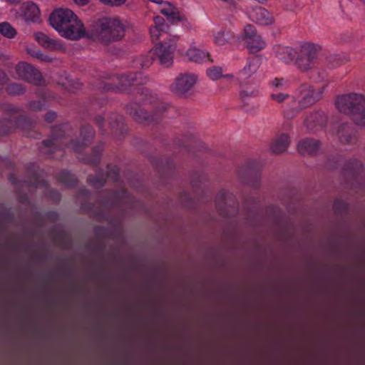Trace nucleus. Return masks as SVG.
Masks as SVG:
<instances>
[{
  "label": "nucleus",
  "mask_w": 365,
  "mask_h": 365,
  "mask_svg": "<svg viewBox=\"0 0 365 365\" xmlns=\"http://www.w3.org/2000/svg\"><path fill=\"white\" fill-rule=\"evenodd\" d=\"M71 133V127L68 123L55 126L52 129L51 138L42 142L40 151L46 155H51L56 151H59V155L62 157L64 153L63 148H67L78 153L91 143L95 136V131L90 125L81 127L79 140H71L70 139Z\"/></svg>",
  "instance_id": "nucleus-1"
},
{
  "label": "nucleus",
  "mask_w": 365,
  "mask_h": 365,
  "mask_svg": "<svg viewBox=\"0 0 365 365\" xmlns=\"http://www.w3.org/2000/svg\"><path fill=\"white\" fill-rule=\"evenodd\" d=\"M50 24L58 34L67 39L76 41L86 36L83 24L68 9H58L53 11L49 18Z\"/></svg>",
  "instance_id": "nucleus-2"
},
{
  "label": "nucleus",
  "mask_w": 365,
  "mask_h": 365,
  "mask_svg": "<svg viewBox=\"0 0 365 365\" xmlns=\"http://www.w3.org/2000/svg\"><path fill=\"white\" fill-rule=\"evenodd\" d=\"M125 26L118 18L105 17L98 19L88 34V37L103 46L121 41Z\"/></svg>",
  "instance_id": "nucleus-3"
},
{
  "label": "nucleus",
  "mask_w": 365,
  "mask_h": 365,
  "mask_svg": "<svg viewBox=\"0 0 365 365\" xmlns=\"http://www.w3.org/2000/svg\"><path fill=\"white\" fill-rule=\"evenodd\" d=\"M337 110L349 115L359 125H365V96L360 93H349L336 97Z\"/></svg>",
  "instance_id": "nucleus-4"
},
{
  "label": "nucleus",
  "mask_w": 365,
  "mask_h": 365,
  "mask_svg": "<svg viewBox=\"0 0 365 365\" xmlns=\"http://www.w3.org/2000/svg\"><path fill=\"white\" fill-rule=\"evenodd\" d=\"M324 86L315 88L309 84H303L299 88V99L296 106L284 110V118L290 120L294 118L299 112L315 104L322 98Z\"/></svg>",
  "instance_id": "nucleus-5"
},
{
  "label": "nucleus",
  "mask_w": 365,
  "mask_h": 365,
  "mask_svg": "<svg viewBox=\"0 0 365 365\" xmlns=\"http://www.w3.org/2000/svg\"><path fill=\"white\" fill-rule=\"evenodd\" d=\"M146 78L142 73H128L106 78L97 86L104 91H123L128 87L143 84Z\"/></svg>",
  "instance_id": "nucleus-6"
},
{
  "label": "nucleus",
  "mask_w": 365,
  "mask_h": 365,
  "mask_svg": "<svg viewBox=\"0 0 365 365\" xmlns=\"http://www.w3.org/2000/svg\"><path fill=\"white\" fill-rule=\"evenodd\" d=\"M6 110L11 113V115L9 118H6L0 120V135L13 133L16 128H19L24 131L27 136L36 137L37 134L31 130L36 124L35 121L20 115L19 110L11 106H8Z\"/></svg>",
  "instance_id": "nucleus-7"
},
{
  "label": "nucleus",
  "mask_w": 365,
  "mask_h": 365,
  "mask_svg": "<svg viewBox=\"0 0 365 365\" xmlns=\"http://www.w3.org/2000/svg\"><path fill=\"white\" fill-rule=\"evenodd\" d=\"M320 46L309 41L301 42L296 47L294 65L303 73L311 71L316 63Z\"/></svg>",
  "instance_id": "nucleus-8"
},
{
  "label": "nucleus",
  "mask_w": 365,
  "mask_h": 365,
  "mask_svg": "<svg viewBox=\"0 0 365 365\" xmlns=\"http://www.w3.org/2000/svg\"><path fill=\"white\" fill-rule=\"evenodd\" d=\"M178 40V36H171L167 39H163V37L161 39H155V41H159V43H156L151 51L159 60L161 65L169 67L173 64Z\"/></svg>",
  "instance_id": "nucleus-9"
},
{
  "label": "nucleus",
  "mask_w": 365,
  "mask_h": 365,
  "mask_svg": "<svg viewBox=\"0 0 365 365\" xmlns=\"http://www.w3.org/2000/svg\"><path fill=\"white\" fill-rule=\"evenodd\" d=\"M215 202L218 212L222 217H230L237 212L238 203L235 196L227 190H220Z\"/></svg>",
  "instance_id": "nucleus-10"
},
{
  "label": "nucleus",
  "mask_w": 365,
  "mask_h": 365,
  "mask_svg": "<svg viewBox=\"0 0 365 365\" xmlns=\"http://www.w3.org/2000/svg\"><path fill=\"white\" fill-rule=\"evenodd\" d=\"M125 108L127 113L135 121L140 123L148 124L156 122L158 120L160 115L164 113L166 110V108L164 106H162L160 107H158L155 110L153 115H148L147 112L136 103L128 104Z\"/></svg>",
  "instance_id": "nucleus-11"
},
{
  "label": "nucleus",
  "mask_w": 365,
  "mask_h": 365,
  "mask_svg": "<svg viewBox=\"0 0 365 365\" xmlns=\"http://www.w3.org/2000/svg\"><path fill=\"white\" fill-rule=\"evenodd\" d=\"M16 72L20 78L30 83L38 85L42 81L41 72L26 62L19 63L16 66Z\"/></svg>",
  "instance_id": "nucleus-12"
},
{
  "label": "nucleus",
  "mask_w": 365,
  "mask_h": 365,
  "mask_svg": "<svg viewBox=\"0 0 365 365\" xmlns=\"http://www.w3.org/2000/svg\"><path fill=\"white\" fill-rule=\"evenodd\" d=\"M196 81L197 76L195 74H180L170 86V90L177 95H184L194 86Z\"/></svg>",
  "instance_id": "nucleus-13"
},
{
  "label": "nucleus",
  "mask_w": 365,
  "mask_h": 365,
  "mask_svg": "<svg viewBox=\"0 0 365 365\" xmlns=\"http://www.w3.org/2000/svg\"><path fill=\"white\" fill-rule=\"evenodd\" d=\"M303 124L307 132H315L326 126L327 117L321 110H313L306 114Z\"/></svg>",
  "instance_id": "nucleus-14"
},
{
  "label": "nucleus",
  "mask_w": 365,
  "mask_h": 365,
  "mask_svg": "<svg viewBox=\"0 0 365 365\" xmlns=\"http://www.w3.org/2000/svg\"><path fill=\"white\" fill-rule=\"evenodd\" d=\"M262 64V59L258 56L247 59L246 65L238 72V79L241 82H246L250 79L258 71Z\"/></svg>",
  "instance_id": "nucleus-15"
},
{
  "label": "nucleus",
  "mask_w": 365,
  "mask_h": 365,
  "mask_svg": "<svg viewBox=\"0 0 365 365\" xmlns=\"http://www.w3.org/2000/svg\"><path fill=\"white\" fill-rule=\"evenodd\" d=\"M154 24L155 26L151 27L150 29V34L153 41H155V39H161L163 37V39H167L168 37L172 36L169 34L170 26L165 23V21L163 17L160 16L155 17Z\"/></svg>",
  "instance_id": "nucleus-16"
},
{
  "label": "nucleus",
  "mask_w": 365,
  "mask_h": 365,
  "mask_svg": "<svg viewBox=\"0 0 365 365\" xmlns=\"http://www.w3.org/2000/svg\"><path fill=\"white\" fill-rule=\"evenodd\" d=\"M336 136L342 144H354L357 140L356 130L349 124H341L336 130Z\"/></svg>",
  "instance_id": "nucleus-17"
},
{
  "label": "nucleus",
  "mask_w": 365,
  "mask_h": 365,
  "mask_svg": "<svg viewBox=\"0 0 365 365\" xmlns=\"http://www.w3.org/2000/svg\"><path fill=\"white\" fill-rule=\"evenodd\" d=\"M249 17L251 21L262 26H269L274 23L272 15L261 6L254 8L250 12Z\"/></svg>",
  "instance_id": "nucleus-18"
},
{
  "label": "nucleus",
  "mask_w": 365,
  "mask_h": 365,
  "mask_svg": "<svg viewBox=\"0 0 365 365\" xmlns=\"http://www.w3.org/2000/svg\"><path fill=\"white\" fill-rule=\"evenodd\" d=\"M320 142L314 138H307L297 144V150L302 155H312L317 153L320 148Z\"/></svg>",
  "instance_id": "nucleus-19"
},
{
  "label": "nucleus",
  "mask_w": 365,
  "mask_h": 365,
  "mask_svg": "<svg viewBox=\"0 0 365 365\" xmlns=\"http://www.w3.org/2000/svg\"><path fill=\"white\" fill-rule=\"evenodd\" d=\"M21 11L24 19L27 21H36L40 16V10L37 5L33 2L23 4Z\"/></svg>",
  "instance_id": "nucleus-20"
},
{
  "label": "nucleus",
  "mask_w": 365,
  "mask_h": 365,
  "mask_svg": "<svg viewBox=\"0 0 365 365\" xmlns=\"http://www.w3.org/2000/svg\"><path fill=\"white\" fill-rule=\"evenodd\" d=\"M289 144V136L287 134L282 133L273 140L271 144L270 149L274 153L281 154L287 149Z\"/></svg>",
  "instance_id": "nucleus-21"
},
{
  "label": "nucleus",
  "mask_w": 365,
  "mask_h": 365,
  "mask_svg": "<svg viewBox=\"0 0 365 365\" xmlns=\"http://www.w3.org/2000/svg\"><path fill=\"white\" fill-rule=\"evenodd\" d=\"M187 56L188 59L191 61H194L195 63H202V62H212V59L210 58V54L207 52H205L200 48H190L187 51Z\"/></svg>",
  "instance_id": "nucleus-22"
},
{
  "label": "nucleus",
  "mask_w": 365,
  "mask_h": 365,
  "mask_svg": "<svg viewBox=\"0 0 365 365\" xmlns=\"http://www.w3.org/2000/svg\"><path fill=\"white\" fill-rule=\"evenodd\" d=\"M35 39L43 47L49 49L55 50L61 47L60 43L55 39L48 36L42 32H37L34 34Z\"/></svg>",
  "instance_id": "nucleus-23"
},
{
  "label": "nucleus",
  "mask_w": 365,
  "mask_h": 365,
  "mask_svg": "<svg viewBox=\"0 0 365 365\" xmlns=\"http://www.w3.org/2000/svg\"><path fill=\"white\" fill-rule=\"evenodd\" d=\"M235 34L229 30L221 29L213 34L215 43L225 46L235 40Z\"/></svg>",
  "instance_id": "nucleus-24"
},
{
  "label": "nucleus",
  "mask_w": 365,
  "mask_h": 365,
  "mask_svg": "<svg viewBox=\"0 0 365 365\" xmlns=\"http://www.w3.org/2000/svg\"><path fill=\"white\" fill-rule=\"evenodd\" d=\"M296 48L280 47L277 49L276 55L279 59L286 63H294L296 57Z\"/></svg>",
  "instance_id": "nucleus-25"
},
{
  "label": "nucleus",
  "mask_w": 365,
  "mask_h": 365,
  "mask_svg": "<svg viewBox=\"0 0 365 365\" xmlns=\"http://www.w3.org/2000/svg\"><path fill=\"white\" fill-rule=\"evenodd\" d=\"M103 150V144L100 143L92 149L91 156H86L82 158L78 156V158L79 160L83 161L85 163L91 165H96L98 164L101 161V153Z\"/></svg>",
  "instance_id": "nucleus-26"
},
{
  "label": "nucleus",
  "mask_w": 365,
  "mask_h": 365,
  "mask_svg": "<svg viewBox=\"0 0 365 365\" xmlns=\"http://www.w3.org/2000/svg\"><path fill=\"white\" fill-rule=\"evenodd\" d=\"M245 43L250 53H255L261 51L266 46L265 41L260 35H257L250 39H247L245 41Z\"/></svg>",
  "instance_id": "nucleus-27"
},
{
  "label": "nucleus",
  "mask_w": 365,
  "mask_h": 365,
  "mask_svg": "<svg viewBox=\"0 0 365 365\" xmlns=\"http://www.w3.org/2000/svg\"><path fill=\"white\" fill-rule=\"evenodd\" d=\"M344 172L351 173L352 175L355 178L358 176L365 177V173L363 170V167L360 161L353 160L349 161L344 168Z\"/></svg>",
  "instance_id": "nucleus-28"
},
{
  "label": "nucleus",
  "mask_w": 365,
  "mask_h": 365,
  "mask_svg": "<svg viewBox=\"0 0 365 365\" xmlns=\"http://www.w3.org/2000/svg\"><path fill=\"white\" fill-rule=\"evenodd\" d=\"M57 180L66 187H73L76 184V178L68 171L63 170L61 172L57 177Z\"/></svg>",
  "instance_id": "nucleus-29"
},
{
  "label": "nucleus",
  "mask_w": 365,
  "mask_h": 365,
  "mask_svg": "<svg viewBox=\"0 0 365 365\" xmlns=\"http://www.w3.org/2000/svg\"><path fill=\"white\" fill-rule=\"evenodd\" d=\"M109 125L111 130H120V131L123 129V118L118 113H112L109 117Z\"/></svg>",
  "instance_id": "nucleus-30"
},
{
  "label": "nucleus",
  "mask_w": 365,
  "mask_h": 365,
  "mask_svg": "<svg viewBox=\"0 0 365 365\" xmlns=\"http://www.w3.org/2000/svg\"><path fill=\"white\" fill-rule=\"evenodd\" d=\"M0 34L4 36L13 38L16 35V29L8 22L0 23Z\"/></svg>",
  "instance_id": "nucleus-31"
},
{
  "label": "nucleus",
  "mask_w": 365,
  "mask_h": 365,
  "mask_svg": "<svg viewBox=\"0 0 365 365\" xmlns=\"http://www.w3.org/2000/svg\"><path fill=\"white\" fill-rule=\"evenodd\" d=\"M348 59L339 54H331L327 58L328 64L331 67H336L344 64Z\"/></svg>",
  "instance_id": "nucleus-32"
},
{
  "label": "nucleus",
  "mask_w": 365,
  "mask_h": 365,
  "mask_svg": "<svg viewBox=\"0 0 365 365\" xmlns=\"http://www.w3.org/2000/svg\"><path fill=\"white\" fill-rule=\"evenodd\" d=\"M153 63L152 57L150 56H142L136 58L134 60V63L136 67L141 68H148Z\"/></svg>",
  "instance_id": "nucleus-33"
},
{
  "label": "nucleus",
  "mask_w": 365,
  "mask_h": 365,
  "mask_svg": "<svg viewBox=\"0 0 365 365\" xmlns=\"http://www.w3.org/2000/svg\"><path fill=\"white\" fill-rule=\"evenodd\" d=\"M222 68L220 66H212L206 71L207 76L212 81H216L222 77Z\"/></svg>",
  "instance_id": "nucleus-34"
},
{
  "label": "nucleus",
  "mask_w": 365,
  "mask_h": 365,
  "mask_svg": "<svg viewBox=\"0 0 365 365\" xmlns=\"http://www.w3.org/2000/svg\"><path fill=\"white\" fill-rule=\"evenodd\" d=\"M166 18L172 24H178L180 22L187 21L185 15L179 11L178 9L174 11L172 15L166 16Z\"/></svg>",
  "instance_id": "nucleus-35"
},
{
  "label": "nucleus",
  "mask_w": 365,
  "mask_h": 365,
  "mask_svg": "<svg viewBox=\"0 0 365 365\" xmlns=\"http://www.w3.org/2000/svg\"><path fill=\"white\" fill-rule=\"evenodd\" d=\"M88 183L96 188L101 187L106 182V178L103 175H89L88 178Z\"/></svg>",
  "instance_id": "nucleus-36"
},
{
  "label": "nucleus",
  "mask_w": 365,
  "mask_h": 365,
  "mask_svg": "<svg viewBox=\"0 0 365 365\" xmlns=\"http://www.w3.org/2000/svg\"><path fill=\"white\" fill-rule=\"evenodd\" d=\"M24 91L25 88L24 86L19 83H11L6 87V92L12 96L22 94Z\"/></svg>",
  "instance_id": "nucleus-37"
},
{
  "label": "nucleus",
  "mask_w": 365,
  "mask_h": 365,
  "mask_svg": "<svg viewBox=\"0 0 365 365\" xmlns=\"http://www.w3.org/2000/svg\"><path fill=\"white\" fill-rule=\"evenodd\" d=\"M258 35L256 28L252 24H247L243 30V40L245 41L255 36Z\"/></svg>",
  "instance_id": "nucleus-38"
},
{
  "label": "nucleus",
  "mask_w": 365,
  "mask_h": 365,
  "mask_svg": "<svg viewBox=\"0 0 365 365\" xmlns=\"http://www.w3.org/2000/svg\"><path fill=\"white\" fill-rule=\"evenodd\" d=\"M29 53L31 56L36 58V59L42 62H51L53 60L51 57L42 53L39 50H34L32 51H29Z\"/></svg>",
  "instance_id": "nucleus-39"
},
{
  "label": "nucleus",
  "mask_w": 365,
  "mask_h": 365,
  "mask_svg": "<svg viewBox=\"0 0 365 365\" xmlns=\"http://www.w3.org/2000/svg\"><path fill=\"white\" fill-rule=\"evenodd\" d=\"M46 104L42 101H33L28 103V108L31 111H38L45 108Z\"/></svg>",
  "instance_id": "nucleus-40"
},
{
  "label": "nucleus",
  "mask_w": 365,
  "mask_h": 365,
  "mask_svg": "<svg viewBox=\"0 0 365 365\" xmlns=\"http://www.w3.org/2000/svg\"><path fill=\"white\" fill-rule=\"evenodd\" d=\"M119 178L118 168L116 166H108L107 178L110 179L113 181H117Z\"/></svg>",
  "instance_id": "nucleus-41"
},
{
  "label": "nucleus",
  "mask_w": 365,
  "mask_h": 365,
  "mask_svg": "<svg viewBox=\"0 0 365 365\" xmlns=\"http://www.w3.org/2000/svg\"><path fill=\"white\" fill-rule=\"evenodd\" d=\"M165 5L167 6H164L160 9V13L165 16H170L174 11L178 10V8H176L175 6L172 5L169 2H166Z\"/></svg>",
  "instance_id": "nucleus-42"
},
{
  "label": "nucleus",
  "mask_w": 365,
  "mask_h": 365,
  "mask_svg": "<svg viewBox=\"0 0 365 365\" xmlns=\"http://www.w3.org/2000/svg\"><path fill=\"white\" fill-rule=\"evenodd\" d=\"M100 2L103 4L104 5L110 6H120L123 5L126 0H98Z\"/></svg>",
  "instance_id": "nucleus-43"
},
{
  "label": "nucleus",
  "mask_w": 365,
  "mask_h": 365,
  "mask_svg": "<svg viewBox=\"0 0 365 365\" xmlns=\"http://www.w3.org/2000/svg\"><path fill=\"white\" fill-rule=\"evenodd\" d=\"M271 98L273 101L280 103L289 98V95L283 93H272Z\"/></svg>",
  "instance_id": "nucleus-44"
},
{
  "label": "nucleus",
  "mask_w": 365,
  "mask_h": 365,
  "mask_svg": "<svg viewBox=\"0 0 365 365\" xmlns=\"http://www.w3.org/2000/svg\"><path fill=\"white\" fill-rule=\"evenodd\" d=\"M334 207L337 212H342L346 210V205L342 200H337L334 202Z\"/></svg>",
  "instance_id": "nucleus-45"
},
{
  "label": "nucleus",
  "mask_w": 365,
  "mask_h": 365,
  "mask_svg": "<svg viewBox=\"0 0 365 365\" xmlns=\"http://www.w3.org/2000/svg\"><path fill=\"white\" fill-rule=\"evenodd\" d=\"M128 194L125 190H122L120 192L115 193L114 195L115 199L120 200L122 202H125V200L128 198Z\"/></svg>",
  "instance_id": "nucleus-46"
},
{
  "label": "nucleus",
  "mask_w": 365,
  "mask_h": 365,
  "mask_svg": "<svg viewBox=\"0 0 365 365\" xmlns=\"http://www.w3.org/2000/svg\"><path fill=\"white\" fill-rule=\"evenodd\" d=\"M56 113L52 110L48 111L45 115V120L48 123H53L56 118Z\"/></svg>",
  "instance_id": "nucleus-47"
},
{
  "label": "nucleus",
  "mask_w": 365,
  "mask_h": 365,
  "mask_svg": "<svg viewBox=\"0 0 365 365\" xmlns=\"http://www.w3.org/2000/svg\"><path fill=\"white\" fill-rule=\"evenodd\" d=\"M317 74L318 77H315V72H313L312 76V78L314 79V81L317 82L323 81L327 77L326 73L324 71L317 72Z\"/></svg>",
  "instance_id": "nucleus-48"
},
{
  "label": "nucleus",
  "mask_w": 365,
  "mask_h": 365,
  "mask_svg": "<svg viewBox=\"0 0 365 365\" xmlns=\"http://www.w3.org/2000/svg\"><path fill=\"white\" fill-rule=\"evenodd\" d=\"M284 81L283 78H276L271 82V85L275 88H282L284 86Z\"/></svg>",
  "instance_id": "nucleus-49"
},
{
  "label": "nucleus",
  "mask_w": 365,
  "mask_h": 365,
  "mask_svg": "<svg viewBox=\"0 0 365 365\" xmlns=\"http://www.w3.org/2000/svg\"><path fill=\"white\" fill-rule=\"evenodd\" d=\"M8 77L6 74L1 70H0V90L7 83Z\"/></svg>",
  "instance_id": "nucleus-50"
},
{
  "label": "nucleus",
  "mask_w": 365,
  "mask_h": 365,
  "mask_svg": "<svg viewBox=\"0 0 365 365\" xmlns=\"http://www.w3.org/2000/svg\"><path fill=\"white\" fill-rule=\"evenodd\" d=\"M49 197L55 201H59L61 199L59 192L56 190H51Z\"/></svg>",
  "instance_id": "nucleus-51"
},
{
  "label": "nucleus",
  "mask_w": 365,
  "mask_h": 365,
  "mask_svg": "<svg viewBox=\"0 0 365 365\" xmlns=\"http://www.w3.org/2000/svg\"><path fill=\"white\" fill-rule=\"evenodd\" d=\"M257 93V91H252L250 93H248L247 91H242L241 93H240V97L242 98H244L245 97H249V96H255Z\"/></svg>",
  "instance_id": "nucleus-52"
},
{
  "label": "nucleus",
  "mask_w": 365,
  "mask_h": 365,
  "mask_svg": "<svg viewBox=\"0 0 365 365\" xmlns=\"http://www.w3.org/2000/svg\"><path fill=\"white\" fill-rule=\"evenodd\" d=\"M34 187H48V184L46 181L44 180H35V182H34Z\"/></svg>",
  "instance_id": "nucleus-53"
},
{
  "label": "nucleus",
  "mask_w": 365,
  "mask_h": 365,
  "mask_svg": "<svg viewBox=\"0 0 365 365\" xmlns=\"http://www.w3.org/2000/svg\"><path fill=\"white\" fill-rule=\"evenodd\" d=\"M95 121L99 126L100 129H102V125L103 123H104V118L101 115H98L97 117H96Z\"/></svg>",
  "instance_id": "nucleus-54"
},
{
  "label": "nucleus",
  "mask_w": 365,
  "mask_h": 365,
  "mask_svg": "<svg viewBox=\"0 0 365 365\" xmlns=\"http://www.w3.org/2000/svg\"><path fill=\"white\" fill-rule=\"evenodd\" d=\"M226 4L230 9H232L236 8L237 2L236 0H228Z\"/></svg>",
  "instance_id": "nucleus-55"
},
{
  "label": "nucleus",
  "mask_w": 365,
  "mask_h": 365,
  "mask_svg": "<svg viewBox=\"0 0 365 365\" xmlns=\"http://www.w3.org/2000/svg\"><path fill=\"white\" fill-rule=\"evenodd\" d=\"M76 4L81 6H85L88 4L90 0H73Z\"/></svg>",
  "instance_id": "nucleus-56"
},
{
  "label": "nucleus",
  "mask_w": 365,
  "mask_h": 365,
  "mask_svg": "<svg viewBox=\"0 0 365 365\" xmlns=\"http://www.w3.org/2000/svg\"><path fill=\"white\" fill-rule=\"evenodd\" d=\"M9 180L11 182V183H15V176L14 175H11L9 176Z\"/></svg>",
  "instance_id": "nucleus-57"
},
{
  "label": "nucleus",
  "mask_w": 365,
  "mask_h": 365,
  "mask_svg": "<svg viewBox=\"0 0 365 365\" xmlns=\"http://www.w3.org/2000/svg\"><path fill=\"white\" fill-rule=\"evenodd\" d=\"M6 58V56L0 51V60H4Z\"/></svg>",
  "instance_id": "nucleus-58"
},
{
  "label": "nucleus",
  "mask_w": 365,
  "mask_h": 365,
  "mask_svg": "<svg viewBox=\"0 0 365 365\" xmlns=\"http://www.w3.org/2000/svg\"><path fill=\"white\" fill-rule=\"evenodd\" d=\"M6 1L8 2H10V3H17V2H19L20 0H6Z\"/></svg>",
  "instance_id": "nucleus-59"
},
{
  "label": "nucleus",
  "mask_w": 365,
  "mask_h": 365,
  "mask_svg": "<svg viewBox=\"0 0 365 365\" xmlns=\"http://www.w3.org/2000/svg\"><path fill=\"white\" fill-rule=\"evenodd\" d=\"M292 102H293L294 103H296V99H294V98H292Z\"/></svg>",
  "instance_id": "nucleus-60"
},
{
  "label": "nucleus",
  "mask_w": 365,
  "mask_h": 365,
  "mask_svg": "<svg viewBox=\"0 0 365 365\" xmlns=\"http://www.w3.org/2000/svg\"><path fill=\"white\" fill-rule=\"evenodd\" d=\"M222 1L226 3L227 1H228V0H221Z\"/></svg>",
  "instance_id": "nucleus-61"
}]
</instances>
